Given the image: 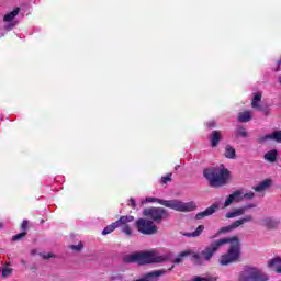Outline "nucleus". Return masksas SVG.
<instances>
[{"label": "nucleus", "mask_w": 281, "mask_h": 281, "mask_svg": "<svg viewBox=\"0 0 281 281\" xmlns=\"http://www.w3.org/2000/svg\"><path fill=\"white\" fill-rule=\"evenodd\" d=\"M227 244H231V247L227 254L221 256L220 265L225 267L227 265H232L233 262H238V260H240V239H238V236L217 239L206 246L205 249H203L200 254L191 250V260H194V265H203L202 258H204L206 262H210V260H212L214 257V254H216V251L221 249L223 245Z\"/></svg>", "instance_id": "1"}, {"label": "nucleus", "mask_w": 281, "mask_h": 281, "mask_svg": "<svg viewBox=\"0 0 281 281\" xmlns=\"http://www.w3.org/2000/svg\"><path fill=\"white\" fill-rule=\"evenodd\" d=\"M124 262H137V265H157L159 262H167L172 260V252L158 255L155 250L139 251L127 255L123 258Z\"/></svg>", "instance_id": "2"}, {"label": "nucleus", "mask_w": 281, "mask_h": 281, "mask_svg": "<svg viewBox=\"0 0 281 281\" xmlns=\"http://www.w3.org/2000/svg\"><path fill=\"white\" fill-rule=\"evenodd\" d=\"M203 177L211 188H221V186H226L232 175L227 168L210 167L203 170Z\"/></svg>", "instance_id": "3"}, {"label": "nucleus", "mask_w": 281, "mask_h": 281, "mask_svg": "<svg viewBox=\"0 0 281 281\" xmlns=\"http://www.w3.org/2000/svg\"><path fill=\"white\" fill-rule=\"evenodd\" d=\"M147 203H159L164 207H169L176 212H194L196 210V203L191 202H181V200H161L158 198H146Z\"/></svg>", "instance_id": "4"}, {"label": "nucleus", "mask_w": 281, "mask_h": 281, "mask_svg": "<svg viewBox=\"0 0 281 281\" xmlns=\"http://www.w3.org/2000/svg\"><path fill=\"white\" fill-rule=\"evenodd\" d=\"M269 276L257 267L245 266L239 274V281H268Z\"/></svg>", "instance_id": "5"}, {"label": "nucleus", "mask_w": 281, "mask_h": 281, "mask_svg": "<svg viewBox=\"0 0 281 281\" xmlns=\"http://www.w3.org/2000/svg\"><path fill=\"white\" fill-rule=\"evenodd\" d=\"M143 215H145L146 218H149V221L154 223H161L164 218H168L169 216L168 210L164 207H155V206L144 209Z\"/></svg>", "instance_id": "6"}, {"label": "nucleus", "mask_w": 281, "mask_h": 281, "mask_svg": "<svg viewBox=\"0 0 281 281\" xmlns=\"http://www.w3.org/2000/svg\"><path fill=\"white\" fill-rule=\"evenodd\" d=\"M135 227L139 234H144V236H153V234H157V225L150 220L138 218L135 223Z\"/></svg>", "instance_id": "7"}, {"label": "nucleus", "mask_w": 281, "mask_h": 281, "mask_svg": "<svg viewBox=\"0 0 281 281\" xmlns=\"http://www.w3.org/2000/svg\"><path fill=\"white\" fill-rule=\"evenodd\" d=\"M134 221V216L123 215L115 223H117V227H121V232H123L125 236H133V231L131 229V226H128V223H133Z\"/></svg>", "instance_id": "8"}, {"label": "nucleus", "mask_w": 281, "mask_h": 281, "mask_svg": "<svg viewBox=\"0 0 281 281\" xmlns=\"http://www.w3.org/2000/svg\"><path fill=\"white\" fill-rule=\"evenodd\" d=\"M277 142L278 144H281V131H274L271 134L261 136L257 139L258 144H265L266 142L269 140Z\"/></svg>", "instance_id": "9"}, {"label": "nucleus", "mask_w": 281, "mask_h": 281, "mask_svg": "<svg viewBox=\"0 0 281 281\" xmlns=\"http://www.w3.org/2000/svg\"><path fill=\"white\" fill-rule=\"evenodd\" d=\"M240 201H243V191H240V190L234 191L225 200L224 207H229V205H232V203H240Z\"/></svg>", "instance_id": "10"}, {"label": "nucleus", "mask_w": 281, "mask_h": 281, "mask_svg": "<svg viewBox=\"0 0 281 281\" xmlns=\"http://www.w3.org/2000/svg\"><path fill=\"white\" fill-rule=\"evenodd\" d=\"M166 273V270H155L151 272H146L143 278L136 279L134 281H153L157 280V278H161Z\"/></svg>", "instance_id": "11"}, {"label": "nucleus", "mask_w": 281, "mask_h": 281, "mask_svg": "<svg viewBox=\"0 0 281 281\" xmlns=\"http://www.w3.org/2000/svg\"><path fill=\"white\" fill-rule=\"evenodd\" d=\"M218 210V204L214 203L209 206L205 211H202L195 215V221H201V218H205L206 216H212Z\"/></svg>", "instance_id": "12"}, {"label": "nucleus", "mask_w": 281, "mask_h": 281, "mask_svg": "<svg viewBox=\"0 0 281 281\" xmlns=\"http://www.w3.org/2000/svg\"><path fill=\"white\" fill-rule=\"evenodd\" d=\"M260 100H262V93H255L251 101L252 109H257V111H263L265 115H269V111L265 110V108L258 103Z\"/></svg>", "instance_id": "13"}, {"label": "nucleus", "mask_w": 281, "mask_h": 281, "mask_svg": "<svg viewBox=\"0 0 281 281\" xmlns=\"http://www.w3.org/2000/svg\"><path fill=\"white\" fill-rule=\"evenodd\" d=\"M212 148H216L222 139L220 131H213L209 136Z\"/></svg>", "instance_id": "14"}, {"label": "nucleus", "mask_w": 281, "mask_h": 281, "mask_svg": "<svg viewBox=\"0 0 281 281\" xmlns=\"http://www.w3.org/2000/svg\"><path fill=\"white\" fill-rule=\"evenodd\" d=\"M280 223L271 217H266L261 220L262 227H266V229H276Z\"/></svg>", "instance_id": "15"}, {"label": "nucleus", "mask_w": 281, "mask_h": 281, "mask_svg": "<svg viewBox=\"0 0 281 281\" xmlns=\"http://www.w3.org/2000/svg\"><path fill=\"white\" fill-rule=\"evenodd\" d=\"M265 161H269V164H276L278 161V149H271L263 155Z\"/></svg>", "instance_id": "16"}, {"label": "nucleus", "mask_w": 281, "mask_h": 281, "mask_svg": "<svg viewBox=\"0 0 281 281\" xmlns=\"http://www.w3.org/2000/svg\"><path fill=\"white\" fill-rule=\"evenodd\" d=\"M271 183H273L271 179H266L261 181L257 187H254L252 190H255V192H265V190L271 188Z\"/></svg>", "instance_id": "17"}, {"label": "nucleus", "mask_w": 281, "mask_h": 281, "mask_svg": "<svg viewBox=\"0 0 281 281\" xmlns=\"http://www.w3.org/2000/svg\"><path fill=\"white\" fill-rule=\"evenodd\" d=\"M251 221H254V216L246 215L245 217L237 220L233 224H231V227L233 229H236L237 227H240V225H245V223H251Z\"/></svg>", "instance_id": "18"}, {"label": "nucleus", "mask_w": 281, "mask_h": 281, "mask_svg": "<svg viewBox=\"0 0 281 281\" xmlns=\"http://www.w3.org/2000/svg\"><path fill=\"white\" fill-rule=\"evenodd\" d=\"M19 12H21V8L16 7L13 11L7 13L3 16L4 23H10V21H14L15 16H19Z\"/></svg>", "instance_id": "19"}, {"label": "nucleus", "mask_w": 281, "mask_h": 281, "mask_svg": "<svg viewBox=\"0 0 281 281\" xmlns=\"http://www.w3.org/2000/svg\"><path fill=\"white\" fill-rule=\"evenodd\" d=\"M268 266L274 270L276 273H281V258H274L269 261Z\"/></svg>", "instance_id": "20"}, {"label": "nucleus", "mask_w": 281, "mask_h": 281, "mask_svg": "<svg viewBox=\"0 0 281 281\" xmlns=\"http://www.w3.org/2000/svg\"><path fill=\"white\" fill-rule=\"evenodd\" d=\"M234 136L237 139L240 137H243L244 139H247V137H249V133H247V128H245V126H238L234 132Z\"/></svg>", "instance_id": "21"}, {"label": "nucleus", "mask_w": 281, "mask_h": 281, "mask_svg": "<svg viewBox=\"0 0 281 281\" xmlns=\"http://www.w3.org/2000/svg\"><path fill=\"white\" fill-rule=\"evenodd\" d=\"M191 254L192 250H184L178 254V256L172 260L173 265H181V261L186 260V258H188V256H190Z\"/></svg>", "instance_id": "22"}, {"label": "nucleus", "mask_w": 281, "mask_h": 281, "mask_svg": "<svg viewBox=\"0 0 281 281\" xmlns=\"http://www.w3.org/2000/svg\"><path fill=\"white\" fill-rule=\"evenodd\" d=\"M238 122H251V111L240 112L237 117Z\"/></svg>", "instance_id": "23"}, {"label": "nucleus", "mask_w": 281, "mask_h": 281, "mask_svg": "<svg viewBox=\"0 0 281 281\" xmlns=\"http://www.w3.org/2000/svg\"><path fill=\"white\" fill-rule=\"evenodd\" d=\"M225 157L226 159H236V149L232 145L225 147Z\"/></svg>", "instance_id": "24"}, {"label": "nucleus", "mask_w": 281, "mask_h": 281, "mask_svg": "<svg viewBox=\"0 0 281 281\" xmlns=\"http://www.w3.org/2000/svg\"><path fill=\"white\" fill-rule=\"evenodd\" d=\"M203 229H205V226L199 225L194 232L187 233L184 234V236H188L189 238H196L198 236H201V234H203Z\"/></svg>", "instance_id": "25"}, {"label": "nucleus", "mask_w": 281, "mask_h": 281, "mask_svg": "<svg viewBox=\"0 0 281 281\" xmlns=\"http://www.w3.org/2000/svg\"><path fill=\"white\" fill-rule=\"evenodd\" d=\"M218 280L217 276H213V274H206L205 277H194L191 281H216Z\"/></svg>", "instance_id": "26"}, {"label": "nucleus", "mask_w": 281, "mask_h": 281, "mask_svg": "<svg viewBox=\"0 0 281 281\" xmlns=\"http://www.w3.org/2000/svg\"><path fill=\"white\" fill-rule=\"evenodd\" d=\"M117 223L113 222L112 224L108 225L103 231H102V235L106 236L109 234H112V232H115V229H117Z\"/></svg>", "instance_id": "27"}, {"label": "nucleus", "mask_w": 281, "mask_h": 281, "mask_svg": "<svg viewBox=\"0 0 281 281\" xmlns=\"http://www.w3.org/2000/svg\"><path fill=\"white\" fill-rule=\"evenodd\" d=\"M27 236V232H22V233H19L16 235H13L11 240L13 243H19V240H23V238H25Z\"/></svg>", "instance_id": "28"}, {"label": "nucleus", "mask_w": 281, "mask_h": 281, "mask_svg": "<svg viewBox=\"0 0 281 281\" xmlns=\"http://www.w3.org/2000/svg\"><path fill=\"white\" fill-rule=\"evenodd\" d=\"M70 249L72 251H82V249H85V244H82V241H80L79 245H71Z\"/></svg>", "instance_id": "29"}, {"label": "nucleus", "mask_w": 281, "mask_h": 281, "mask_svg": "<svg viewBox=\"0 0 281 281\" xmlns=\"http://www.w3.org/2000/svg\"><path fill=\"white\" fill-rule=\"evenodd\" d=\"M172 181V173H168L165 177H161L160 183L166 184Z\"/></svg>", "instance_id": "30"}, {"label": "nucleus", "mask_w": 281, "mask_h": 281, "mask_svg": "<svg viewBox=\"0 0 281 281\" xmlns=\"http://www.w3.org/2000/svg\"><path fill=\"white\" fill-rule=\"evenodd\" d=\"M232 225L221 227L217 232V234H227V232H232Z\"/></svg>", "instance_id": "31"}, {"label": "nucleus", "mask_w": 281, "mask_h": 281, "mask_svg": "<svg viewBox=\"0 0 281 281\" xmlns=\"http://www.w3.org/2000/svg\"><path fill=\"white\" fill-rule=\"evenodd\" d=\"M30 227V221L24 220L21 224L22 232H27V228Z\"/></svg>", "instance_id": "32"}, {"label": "nucleus", "mask_w": 281, "mask_h": 281, "mask_svg": "<svg viewBox=\"0 0 281 281\" xmlns=\"http://www.w3.org/2000/svg\"><path fill=\"white\" fill-rule=\"evenodd\" d=\"M254 196H256V194L254 192L245 193L243 195V201H245V199H247L248 201H251V199H254Z\"/></svg>", "instance_id": "33"}, {"label": "nucleus", "mask_w": 281, "mask_h": 281, "mask_svg": "<svg viewBox=\"0 0 281 281\" xmlns=\"http://www.w3.org/2000/svg\"><path fill=\"white\" fill-rule=\"evenodd\" d=\"M245 212H247V211H246L245 206H243L240 209L235 210V215L236 216H243V214H245Z\"/></svg>", "instance_id": "34"}, {"label": "nucleus", "mask_w": 281, "mask_h": 281, "mask_svg": "<svg viewBox=\"0 0 281 281\" xmlns=\"http://www.w3.org/2000/svg\"><path fill=\"white\" fill-rule=\"evenodd\" d=\"M245 212H247V211H246L245 206H243L240 209L235 210V215L236 216H243V214H245Z\"/></svg>", "instance_id": "35"}, {"label": "nucleus", "mask_w": 281, "mask_h": 281, "mask_svg": "<svg viewBox=\"0 0 281 281\" xmlns=\"http://www.w3.org/2000/svg\"><path fill=\"white\" fill-rule=\"evenodd\" d=\"M10 273H12V269H10V268H4L2 270L3 278H8V276H10Z\"/></svg>", "instance_id": "36"}, {"label": "nucleus", "mask_w": 281, "mask_h": 281, "mask_svg": "<svg viewBox=\"0 0 281 281\" xmlns=\"http://www.w3.org/2000/svg\"><path fill=\"white\" fill-rule=\"evenodd\" d=\"M236 211L226 213V218H236Z\"/></svg>", "instance_id": "37"}, {"label": "nucleus", "mask_w": 281, "mask_h": 281, "mask_svg": "<svg viewBox=\"0 0 281 281\" xmlns=\"http://www.w3.org/2000/svg\"><path fill=\"white\" fill-rule=\"evenodd\" d=\"M254 207H256V204H254V203H248V204L244 205V209H246V211L254 210Z\"/></svg>", "instance_id": "38"}, {"label": "nucleus", "mask_w": 281, "mask_h": 281, "mask_svg": "<svg viewBox=\"0 0 281 281\" xmlns=\"http://www.w3.org/2000/svg\"><path fill=\"white\" fill-rule=\"evenodd\" d=\"M49 258H55L54 254L48 252V254H46V255H43V259H44V260H49Z\"/></svg>", "instance_id": "39"}, {"label": "nucleus", "mask_w": 281, "mask_h": 281, "mask_svg": "<svg viewBox=\"0 0 281 281\" xmlns=\"http://www.w3.org/2000/svg\"><path fill=\"white\" fill-rule=\"evenodd\" d=\"M128 205H130V207H133V210H135V207H136L135 199L131 198Z\"/></svg>", "instance_id": "40"}, {"label": "nucleus", "mask_w": 281, "mask_h": 281, "mask_svg": "<svg viewBox=\"0 0 281 281\" xmlns=\"http://www.w3.org/2000/svg\"><path fill=\"white\" fill-rule=\"evenodd\" d=\"M207 127H209V128H214V127H216V122H214V121L209 122V123H207Z\"/></svg>", "instance_id": "41"}, {"label": "nucleus", "mask_w": 281, "mask_h": 281, "mask_svg": "<svg viewBox=\"0 0 281 281\" xmlns=\"http://www.w3.org/2000/svg\"><path fill=\"white\" fill-rule=\"evenodd\" d=\"M0 229H3V223L0 222Z\"/></svg>", "instance_id": "42"}]
</instances>
